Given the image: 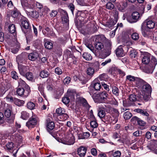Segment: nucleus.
<instances>
[{"label":"nucleus","mask_w":157,"mask_h":157,"mask_svg":"<svg viewBox=\"0 0 157 157\" xmlns=\"http://www.w3.org/2000/svg\"><path fill=\"white\" fill-rule=\"evenodd\" d=\"M95 47L98 51H103L105 50L109 53L111 48V44L107 40L103 35L96 36L95 40Z\"/></svg>","instance_id":"f257e3e1"},{"label":"nucleus","mask_w":157,"mask_h":157,"mask_svg":"<svg viewBox=\"0 0 157 157\" xmlns=\"http://www.w3.org/2000/svg\"><path fill=\"white\" fill-rule=\"evenodd\" d=\"M144 84L141 87V90L143 94L138 96L139 101H143V100L146 101H148L150 98L152 91V88L151 86L147 82Z\"/></svg>","instance_id":"f03ea898"},{"label":"nucleus","mask_w":157,"mask_h":157,"mask_svg":"<svg viewBox=\"0 0 157 157\" xmlns=\"http://www.w3.org/2000/svg\"><path fill=\"white\" fill-rule=\"evenodd\" d=\"M21 5L27 15L30 17L37 18L39 16L38 12L33 10V6L23 1H21Z\"/></svg>","instance_id":"7ed1b4c3"},{"label":"nucleus","mask_w":157,"mask_h":157,"mask_svg":"<svg viewBox=\"0 0 157 157\" xmlns=\"http://www.w3.org/2000/svg\"><path fill=\"white\" fill-rule=\"evenodd\" d=\"M21 25L23 27L22 30L25 34H28L31 31V27L29 22L26 18L22 17L21 18Z\"/></svg>","instance_id":"20e7f679"},{"label":"nucleus","mask_w":157,"mask_h":157,"mask_svg":"<svg viewBox=\"0 0 157 157\" xmlns=\"http://www.w3.org/2000/svg\"><path fill=\"white\" fill-rule=\"evenodd\" d=\"M22 55L21 54L18 56L17 57L16 60L18 62V68L20 74L21 75L25 76V74L27 73L26 72L27 71V67L22 64H20L18 62V61L20 62V59H22Z\"/></svg>","instance_id":"39448f33"},{"label":"nucleus","mask_w":157,"mask_h":157,"mask_svg":"<svg viewBox=\"0 0 157 157\" xmlns=\"http://www.w3.org/2000/svg\"><path fill=\"white\" fill-rule=\"evenodd\" d=\"M0 85L2 86L1 91L4 94L8 90L12 89L13 87L10 82L7 79L3 80L2 82H0Z\"/></svg>","instance_id":"423d86ee"},{"label":"nucleus","mask_w":157,"mask_h":157,"mask_svg":"<svg viewBox=\"0 0 157 157\" xmlns=\"http://www.w3.org/2000/svg\"><path fill=\"white\" fill-rule=\"evenodd\" d=\"M147 147L154 153L157 154V140L153 139L150 141Z\"/></svg>","instance_id":"0eeeda50"},{"label":"nucleus","mask_w":157,"mask_h":157,"mask_svg":"<svg viewBox=\"0 0 157 157\" xmlns=\"http://www.w3.org/2000/svg\"><path fill=\"white\" fill-rule=\"evenodd\" d=\"M151 65L147 69V73H152L156 65L157 64L156 59L154 57L152 56L151 57Z\"/></svg>","instance_id":"6e6552de"},{"label":"nucleus","mask_w":157,"mask_h":157,"mask_svg":"<svg viewBox=\"0 0 157 157\" xmlns=\"http://www.w3.org/2000/svg\"><path fill=\"white\" fill-rule=\"evenodd\" d=\"M128 2L127 0H123L117 6V9L120 11L124 12L128 6Z\"/></svg>","instance_id":"1a4fd4ad"},{"label":"nucleus","mask_w":157,"mask_h":157,"mask_svg":"<svg viewBox=\"0 0 157 157\" xmlns=\"http://www.w3.org/2000/svg\"><path fill=\"white\" fill-rule=\"evenodd\" d=\"M67 97H65L63 98L62 101L65 105L68 104L70 102L69 98H73L74 97V94L68 90L67 93Z\"/></svg>","instance_id":"9d476101"},{"label":"nucleus","mask_w":157,"mask_h":157,"mask_svg":"<svg viewBox=\"0 0 157 157\" xmlns=\"http://www.w3.org/2000/svg\"><path fill=\"white\" fill-rule=\"evenodd\" d=\"M139 99H140V98H138V96L137 98L135 94H131L129 95L128 98L127 99V103L129 105H133L134 102L137 100L140 101L139 100Z\"/></svg>","instance_id":"9b49d317"},{"label":"nucleus","mask_w":157,"mask_h":157,"mask_svg":"<svg viewBox=\"0 0 157 157\" xmlns=\"http://www.w3.org/2000/svg\"><path fill=\"white\" fill-rule=\"evenodd\" d=\"M4 110V115L7 118H9L11 116L12 114V107L8 104L5 105Z\"/></svg>","instance_id":"f8f14e48"},{"label":"nucleus","mask_w":157,"mask_h":157,"mask_svg":"<svg viewBox=\"0 0 157 157\" xmlns=\"http://www.w3.org/2000/svg\"><path fill=\"white\" fill-rule=\"evenodd\" d=\"M108 94L105 91L100 92L97 94V96L99 97L98 99L101 102H104L106 99Z\"/></svg>","instance_id":"ddd939ff"},{"label":"nucleus","mask_w":157,"mask_h":157,"mask_svg":"<svg viewBox=\"0 0 157 157\" xmlns=\"http://www.w3.org/2000/svg\"><path fill=\"white\" fill-rule=\"evenodd\" d=\"M37 124L36 119L34 117H30L28 121L26 123V126L29 128H33V126L36 125Z\"/></svg>","instance_id":"4468645a"},{"label":"nucleus","mask_w":157,"mask_h":157,"mask_svg":"<svg viewBox=\"0 0 157 157\" xmlns=\"http://www.w3.org/2000/svg\"><path fill=\"white\" fill-rule=\"evenodd\" d=\"M70 139L68 140H62V143L63 144L68 145H71L75 143V139L74 136L72 134H70L69 136Z\"/></svg>","instance_id":"2eb2a0df"},{"label":"nucleus","mask_w":157,"mask_h":157,"mask_svg":"<svg viewBox=\"0 0 157 157\" xmlns=\"http://www.w3.org/2000/svg\"><path fill=\"white\" fill-rule=\"evenodd\" d=\"M62 16V21L64 23H67L68 22V17L67 12L64 10H61L60 11Z\"/></svg>","instance_id":"dca6fc26"},{"label":"nucleus","mask_w":157,"mask_h":157,"mask_svg":"<svg viewBox=\"0 0 157 157\" xmlns=\"http://www.w3.org/2000/svg\"><path fill=\"white\" fill-rule=\"evenodd\" d=\"M77 101L83 106L85 107L87 109H89L90 107L88 103L86 100L85 98L81 97H80L77 98Z\"/></svg>","instance_id":"f3484780"},{"label":"nucleus","mask_w":157,"mask_h":157,"mask_svg":"<svg viewBox=\"0 0 157 157\" xmlns=\"http://www.w3.org/2000/svg\"><path fill=\"white\" fill-rule=\"evenodd\" d=\"M55 127L54 123L49 119L47 120V128L48 132L53 130Z\"/></svg>","instance_id":"a211bd4d"},{"label":"nucleus","mask_w":157,"mask_h":157,"mask_svg":"<svg viewBox=\"0 0 157 157\" xmlns=\"http://www.w3.org/2000/svg\"><path fill=\"white\" fill-rule=\"evenodd\" d=\"M87 149L84 147H81L78 149L77 154L81 157H84L85 155Z\"/></svg>","instance_id":"6ab92c4d"},{"label":"nucleus","mask_w":157,"mask_h":157,"mask_svg":"<svg viewBox=\"0 0 157 157\" xmlns=\"http://www.w3.org/2000/svg\"><path fill=\"white\" fill-rule=\"evenodd\" d=\"M140 14L137 12H135L132 13V17L133 21H129L130 23H134L136 22L140 17Z\"/></svg>","instance_id":"aec40b11"},{"label":"nucleus","mask_w":157,"mask_h":157,"mask_svg":"<svg viewBox=\"0 0 157 157\" xmlns=\"http://www.w3.org/2000/svg\"><path fill=\"white\" fill-rule=\"evenodd\" d=\"M144 23H146L147 28L150 29H152L155 27V23L152 20H146L144 22Z\"/></svg>","instance_id":"412c9836"},{"label":"nucleus","mask_w":157,"mask_h":157,"mask_svg":"<svg viewBox=\"0 0 157 157\" xmlns=\"http://www.w3.org/2000/svg\"><path fill=\"white\" fill-rule=\"evenodd\" d=\"M142 63L145 64L148 63L150 61V55L149 54L147 53L143 57L142 59Z\"/></svg>","instance_id":"4be33fe9"},{"label":"nucleus","mask_w":157,"mask_h":157,"mask_svg":"<svg viewBox=\"0 0 157 157\" xmlns=\"http://www.w3.org/2000/svg\"><path fill=\"white\" fill-rule=\"evenodd\" d=\"M135 82L136 83V85L138 87H140L141 86H142L144 85V83L146 82L142 79L137 77Z\"/></svg>","instance_id":"5701e85b"},{"label":"nucleus","mask_w":157,"mask_h":157,"mask_svg":"<svg viewBox=\"0 0 157 157\" xmlns=\"http://www.w3.org/2000/svg\"><path fill=\"white\" fill-rule=\"evenodd\" d=\"M38 56V54L36 52L30 53L28 56V58L29 60L31 61H34L36 60Z\"/></svg>","instance_id":"b1692460"},{"label":"nucleus","mask_w":157,"mask_h":157,"mask_svg":"<svg viewBox=\"0 0 157 157\" xmlns=\"http://www.w3.org/2000/svg\"><path fill=\"white\" fill-rule=\"evenodd\" d=\"M112 110L110 111L112 113V116L113 117H114L115 118V123H116L117 121V118L118 117L119 113L117 109H115L114 108L111 109Z\"/></svg>","instance_id":"393cba45"},{"label":"nucleus","mask_w":157,"mask_h":157,"mask_svg":"<svg viewBox=\"0 0 157 157\" xmlns=\"http://www.w3.org/2000/svg\"><path fill=\"white\" fill-rule=\"evenodd\" d=\"M13 140L18 143H20L22 140V136L18 134H15L13 136Z\"/></svg>","instance_id":"a878e982"},{"label":"nucleus","mask_w":157,"mask_h":157,"mask_svg":"<svg viewBox=\"0 0 157 157\" xmlns=\"http://www.w3.org/2000/svg\"><path fill=\"white\" fill-rule=\"evenodd\" d=\"M116 53L117 56L122 57L124 55L123 49L121 46H119L116 50Z\"/></svg>","instance_id":"bb28decb"},{"label":"nucleus","mask_w":157,"mask_h":157,"mask_svg":"<svg viewBox=\"0 0 157 157\" xmlns=\"http://www.w3.org/2000/svg\"><path fill=\"white\" fill-rule=\"evenodd\" d=\"M91 118L92 119H93V120L90 122L91 127L93 128H97L98 126V124L96 121V119L93 116Z\"/></svg>","instance_id":"cd10ccee"},{"label":"nucleus","mask_w":157,"mask_h":157,"mask_svg":"<svg viewBox=\"0 0 157 157\" xmlns=\"http://www.w3.org/2000/svg\"><path fill=\"white\" fill-rule=\"evenodd\" d=\"M24 103L25 102L24 101L14 98V103L16 105L19 106H21L23 105Z\"/></svg>","instance_id":"c85d7f7f"},{"label":"nucleus","mask_w":157,"mask_h":157,"mask_svg":"<svg viewBox=\"0 0 157 157\" xmlns=\"http://www.w3.org/2000/svg\"><path fill=\"white\" fill-rule=\"evenodd\" d=\"M82 56L84 59L86 60L89 61L91 60L92 59V56L90 54L87 52L84 53L82 55Z\"/></svg>","instance_id":"c756f323"},{"label":"nucleus","mask_w":157,"mask_h":157,"mask_svg":"<svg viewBox=\"0 0 157 157\" xmlns=\"http://www.w3.org/2000/svg\"><path fill=\"white\" fill-rule=\"evenodd\" d=\"M135 111L146 116H148L149 115L148 113L146 111L140 109H136L135 110Z\"/></svg>","instance_id":"7c9ffc66"},{"label":"nucleus","mask_w":157,"mask_h":157,"mask_svg":"<svg viewBox=\"0 0 157 157\" xmlns=\"http://www.w3.org/2000/svg\"><path fill=\"white\" fill-rule=\"evenodd\" d=\"M25 90L22 87H19L17 89L16 93L17 95L22 96L24 95L25 93Z\"/></svg>","instance_id":"2f4dec72"},{"label":"nucleus","mask_w":157,"mask_h":157,"mask_svg":"<svg viewBox=\"0 0 157 157\" xmlns=\"http://www.w3.org/2000/svg\"><path fill=\"white\" fill-rule=\"evenodd\" d=\"M49 75V72L45 70L42 71L40 73V76L43 78L48 77Z\"/></svg>","instance_id":"473e14b6"},{"label":"nucleus","mask_w":157,"mask_h":157,"mask_svg":"<svg viewBox=\"0 0 157 157\" xmlns=\"http://www.w3.org/2000/svg\"><path fill=\"white\" fill-rule=\"evenodd\" d=\"M44 46L46 48L50 49L53 47V44L51 42L47 41L45 43Z\"/></svg>","instance_id":"72a5a7b5"},{"label":"nucleus","mask_w":157,"mask_h":157,"mask_svg":"<svg viewBox=\"0 0 157 157\" xmlns=\"http://www.w3.org/2000/svg\"><path fill=\"white\" fill-rule=\"evenodd\" d=\"M25 77L28 80L30 81L33 80V78L32 73L30 72H27L25 74Z\"/></svg>","instance_id":"f704fd0d"},{"label":"nucleus","mask_w":157,"mask_h":157,"mask_svg":"<svg viewBox=\"0 0 157 157\" xmlns=\"http://www.w3.org/2000/svg\"><path fill=\"white\" fill-rule=\"evenodd\" d=\"M44 86L43 84H40L38 87L39 90L41 94L44 98L46 97V95L44 94Z\"/></svg>","instance_id":"c9c22d12"},{"label":"nucleus","mask_w":157,"mask_h":157,"mask_svg":"<svg viewBox=\"0 0 157 157\" xmlns=\"http://www.w3.org/2000/svg\"><path fill=\"white\" fill-rule=\"evenodd\" d=\"M27 107L28 109L32 110L34 109L35 105L33 102L29 101L27 103Z\"/></svg>","instance_id":"e433bc0d"},{"label":"nucleus","mask_w":157,"mask_h":157,"mask_svg":"<svg viewBox=\"0 0 157 157\" xmlns=\"http://www.w3.org/2000/svg\"><path fill=\"white\" fill-rule=\"evenodd\" d=\"M136 77L132 76L131 75H129L126 76V80H128L131 82H135Z\"/></svg>","instance_id":"4c0bfd02"},{"label":"nucleus","mask_w":157,"mask_h":157,"mask_svg":"<svg viewBox=\"0 0 157 157\" xmlns=\"http://www.w3.org/2000/svg\"><path fill=\"white\" fill-rule=\"evenodd\" d=\"M8 30L11 33H13L16 32V28L15 25L11 24L9 26Z\"/></svg>","instance_id":"58836bf2"},{"label":"nucleus","mask_w":157,"mask_h":157,"mask_svg":"<svg viewBox=\"0 0 157 157\" xmlns=\"http://www.w3.org/2000/svg\"><path fill=\"white\" fill-rule=\"evenodd\" d=\"M142 32L143 35L144 37H147L149 36L151 33V32L150 31H148L146 29H144L142 28Z\"/></svg>","instance_id":"ea45409f"},{"label":"nucleus","mask_w":157,"mask_h":157,"mask_svg":"<svg viewBox=\"0 0 157 157\" xmlns=\"http://www.w3.org/2000/svg\"><path fill=\"white\" fill-rule=\"evenodd\" d=\"M132 116V114L128 111L125 112L123 115V117L125 120L129 119Z\"/></svg>","instance_id":"a19ab883"},{"label":"nucleus","mask_w":157,"mask_h":157,"mask_svg":"<svg viewBox=\"0 0 157 157\" xmlns=\"http://www.w3.org/2000/svg\"><path fill=\"white\" fill-rule=\"evenodd\" d=\"M113 93L116 96H118L119 94V90L118 88L115 86L112 87Z\"/></svg>","instance_id":"79ce46f5"},{"label":"nucleus","mask_w":157,"mask_h":157,"mask_svg":"<svg viewBox=\"0 0 157 157\" xmlns=\"http://www.w3.org/2000/svg\"><path fill=\"white\" fill-rule=\"evenodd\" d=\"M56 113L59 115L60 116L61 115L63 114L64 113L66 112V111L64 109L62 108L61 107L58 108L56 109Z\"/></svg>","instance_id":"37998d69"},{"label":"nucleus","mask_w":157,"mask_h":157,"mask_svg":"<svg viewBox=\"0 0 157 157\" xmlns=\"http://www.w3.org/2000/svg\"><path fill=\"white\" fill-rule=\"evenodd\" d=\"M114 5L110 2H108L106 4V7L108 10H112L114 8Z\"/></svg>","instance_id":"c03bdc74"},{"label":"nucleus","mask_w":157,"mask_h":157,"mask_svg":"<svg viewBox=\"0 0 157 157\" xmlns=\"http://www.w3.org/2000/svg\"><path fill=\"white\" fill-rule=\"evenodd\" d=\"M21 114V117L24 120H26L29 117V114L25 111H23Z\"/></svg>","instance_id":"a18cd8bd"},{"label":"nucleus","mask_w":157,"mask_h":157,"mask_svg":"<svg viewBox=\"0 0 157 157\" xmlns=\"http://www.w3.org/2000/svg\"><path fill=\"white\" fill-rule=\"evenodd\" d=\"M137 52L134 49H132L130 51V56L132 58H135L137 56Z\"/></svg>","instance_id":"49530a36"},{"label":"nucleus","mask_w":157,"mask_h":157,"mask_svg":"<svg viewBox=\"0 0 157 157\" xmlns=\"http://www.w3.org/2000/svg\"><path fill=\"white\" fill-rule=\"evenodd\" d=\"M94 88L96 90H98L101 88V85L100 83H95L93 85Z\"/></svg>","instance_id":"de8ad7c7"},{"label":"nucleus","mask_w":157,"mask_h":157,"mask_svg":"<svg viewBox=\"0 0 157 157\" xmlns=\"http://www.w3.org/2000/svg\"><path fill=\"white\" fill-rule=\"evenodd\" d=\"M86 72L88 75H92L94 73V69L93 68L89 67L87 69Z\"/></svg>","instance_id":"09e8293b"},{"label":"nucleus","mask_w":157,"mask_h":157,"mask_svg":"<svg viewBox=\"0 0 157 157\" xmlns=\"http://www.w3.org/2000/svg\"><path fill=\"white\" fill-rule=\"evenodd\" d=\"M68 117V115L66 112L64 113L61 115L60 116V118L62 120V121H63L67 120Z\"/></svg>","instance_id":"8fccbe9b"},{"label":"nucleus","mask_w":157,"mask_h":157,"mask_svg":"<svg viewBox=\"0 0 157 157\" xmlns=\"http://www.w3.org/2000/svg\"><path fill=\"white\" fill-rule=\"evenodd\" d=\"M13 147V144L11 142H9L6 144V147L8 150H11Z\"/></svg>","instance_id":"3c124183"},{"label":"nucleus","mask_w":157,"mask_h":157,"mask_svg":"<svg viewBox=\"0 0 157 157\" xmlns=\"http://www.w3.org/2000/svg\"><path fill=\"white\" fill-rule=\"evenodd\" d=\"M11 76L14 79H17L18 78V77L17 73L15 71H12L11 72Z\"/></svg>","instance_id":"603ef678"},{"label":"nucleus","mask_w":157,"mask_h":157,"mask_svg":"<svg viewBox=\"0 0 157 157\" xmlns=\"http://www.w3.org/2000/svg\"><path fill=\"white\" fill-rule=\"evenodd\" d=\"M55 72L56 74L59 75L62 73L63 72L62 70L60 68L57 67L55 69Z\"/></svg>","instance_id":"864d4df0"},{"label":"nucleus","mask_w":157,"mask_h":157,"mask_svg":"<svg viewBox=\"0 0 157 157\" xmlns=\"http://www.w3.org/2000/svg\"><path fill=\"white\" fill-rule=\"evenodd\" d=\"M98 115L100 118H102L105 117V113L104 111L101 110L98 112Z\"/></svg>","instance_id":"5fc2aeb1"},{"label":"nucleus","mask_w":157,"mask_h":157,"mask_svg":"<svg viewBox=\"0 0 157 157\" xmlns=\"http://www.w3.org/2000/svg\"><path fill=\"white\" fill-rule=\"evenodd\" d=\"M121 155V153L119 151H116L112 154V155L113 157H120Z\"/></svg>","instance_id":"6e6d98bb"},{"label":"nucleus","mask_w":157,"mask_h":157,"mask_svg":"<svg viewBox=\"0 0 157 157\" xmlns=\"http://www.w3.org/2000/svg\"><path fill=\"white\" fill-rule=\"evenodd\" d=\"M132 39L135 40H137L139 38V34L136 33H134L132 35Z\"/></svg>","instance_id":"4d7b16f0"},{"label":"nucleus","mask_w":157,"mask_h":157,"mask_svg":"<svg viewBox=\"0 0 157 157\" xmlns=\"http://www.w3.org/2000/svg\"><path fill=\"white\" fill-rule=\"evenodd\" d=\"M101 84L102 86L107 91H109V86L106 83H105L104 82H101Z\"/></svg>","instance_id":"13d9d810"},{"label":"nucleus","mask_w":157,"mask_h":157,"mask_svg":"<svg viewBox=\"0 0 157 157\" xmlns=\"http://www.w3.org/2000/svg\"><path fill=\"white\" fill-rule=\"evenodd\" d=\"M142 134V131L140 130H137L133 133V135L136 137L139 136Z\"/></svg>","instance_id":"bf43d9fd"},{"label":"nucleus","mask_w":157,"mask_h":157,"mask_svg":"<svg viewBox=\"0 0 157 157\" xmlns=\"http://www.w3.org/2000/svg\"><path fill=\"white\" fill-rule=\"evenodd\" d=\"M5 98L6 100L9 102H14V98H13L12 97H9L8 96H7Z\"/></svg>","instance_id":"052dcab7"},{"label":"nucleus","mask_w":157,"mask_h":157,"mask_svg":"<svg viewBox=\"0 0 157 157\" xmlns=\"http://www.w3.org/2000/svg\"><path fill=\"white\" fill-rule=\"evenodd\" d=\"M86 47L89 48L93 53H94V47L90 44H86Z\"/></svg>","instance_id":"680f3d73"},{"label":"nucleus","mask_w":157,"mask_h":157,"mask_svg":"<svg viewBox=\"0 0 157 157\" xmlns=\"http://www.w3.org/2000/svg\"><path fill=\"white\" fill-rule=\"evenodd\" d=\"M82 139H85L87 138H88L90 136V134L89 132H84L82 133Z\"/></svg>","instance_id":"e2e57ef3"},{"label":"nucleus","mask_w":157,"mask_h":157,"mask_svg":"<svg viewBox=\"0 0 157 157\" xmlns=\"http://www.w3.org/2000/svg\"><path fill=\"white\" fill-rule=\"evenodd\" d=\"M71 81V78L69 77H67L63 80V83L64 84H68L70 83Z\"/></svg>","instance_id":"0e129e2a"},{"label":"nucleus","mask_w":157,"mask_h":157,"mask_svg":"<svg viewBox=\"0 0 157 157\" xmlns=\"http://www.w3.org/2000/svg\"><path fill=\"white\" fill-rule=\"evenodd\" d=\"M137 122L138 124L141 126H144L146 124V123L145 121L139 118Z\"/></svg>","instance_id":"69168bd1"},{"label":"nucleus","mask_w":157,"mask_h":157,"mask_svg":"<svg viewBox=\"0 0 157 157\" xmlns=\"http://www.w3.org/2000/svg\"><path fill=\"white\" fill-rule=\"evenodd\" d=\"M18 82L19 85L21 86H25V85H26L25 82L21 78L18 79Z\"/></svg>","instance_id":"338daca9"},{"label":"nucleus","mask_w":157,"mask_h":157,"mask_svg":"<svg viewBox=\"0 0 157 157\" xmlns=\"http://www.w3.org/2000/svg\"><path fill=\"white\" fill-rule=\"evenodd\" d=\"M95 25H92L91 27H90V30L89 31V33L94 32L96 31V29L95 28Z\"/></svg>","instance_id":"774afa93"}]
</instances>
